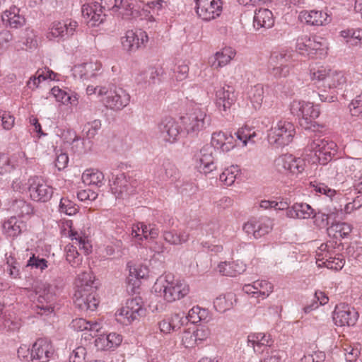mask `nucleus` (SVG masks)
I'll list each match as a JSON object with an SVG mask.
<instances>
[{
	"mask_svg": "<svg viewBox=\"0 0 362 362\" xmlns=\"http://www.w3.org/2000/svg\"><path fill=\"white\" fill-rule=\"evenodd\" d=\"M93 284V275L90 272L79 274L75 280L74 303L76 308L81 311H94L98 308L99 300Z\"/></svg>",
	"mask_w": 362,
	"mask_h": 362,
	"instance_id": "nucleus-1",
	"label": "nucleus"
},
{
	"mask_svg": "<svg viewBox=\"0 0 362 362\" xmlns=\"http://www.w3.org/2000/svg\"><path fill=\"white\" fill-rule=\"evenodd\" d=\"M153 289L168 303L183 298L189 292V286L185 281L175 280L170 273H165L157 279Z\"/></svg>",
	"mask_w": 362,
	"mask_h": 362,
	"instance_id": "nucleus-2",
	"label": "nucleus"
},
{
	"mask_svg": "<svg viewBox=\"0 0 362 362\" xmlns=\"http://www.w3.org/2000/svg\"><path fill=\"white\" fill-rule=\"evenodd\" d=\"M289 108L291 113L298 118L299 124L303 128L310 129L315 127V120L320 114L318 106L310 102L293 100Z\"/></svg>",
	"mask_w": 362,
	"mask_h": 362,
	"instance_id": "nucleus-3",
	"label": "nucleus"
},
{
	"mask_svg": "<svg viewBox=\"0 0 362 362\" xmlns=\"http://www.w3.org/2000/svg\"><path fill=\"white\" fill-rule=\"evenodd\" d=\"M294 52L289 49L273 52L269 61V73L275 78L288 76L293 67Z\"/></svg>",
	"mask_w": 362,
	"mask_h": 362,
	"instance_id": "nucleus-4",
	"label": "nucleus"
},
{
	"mask_svg": "<svg viewBox=\"0 0 362 362\" xmlns=\"http://www.w3.org/2000/svg\"><path fill=\"white\" fill-rule=\"evenodd\" d=\"M310 78L315 83H320L325 88L329 89H343L347 82L344 71L327 67H320L313 71Z\"/></svg>",
	"mask_w": 362,
	"mask_h": 362,
	"instance_id": "nucleus-5",
	"label": "nucleus"
},
{
	"mask_svg": "<svg viewBox=\"0 0 362 362\" xmlns=\"http://www.w3.org/2000/svg\"><path fill=\"white\" fill-rule=\"evenodd\" d=\"M296 49L303 55L321 58L327 54L328 45L326 40L321 37L304 35L298 38Z\"/></svg>",
	"mask_w": 362,
	"mask_h": 362,
	"instance_id": "nucleus-6",
	"label": "nucleus"
},
{
	"mask_svg": "<svg viewBox=\"0 0 362 362\" xmlns=\"http://www.w3.org/2000/svg\"><path fill=\"white\" fill-rule=\"evenodd\" d=\"M70 237L72 245H69L65 248L66 259L73 267H78L82 263V257L78 252L77 247L83 251L85 255L92 252V245L87 237L79 235L77 232L71 230Z\"/></svg>",
	"mask_w": 362,
	"mask_h": 362,
	"instance_id": "nucleus-7",
	"label": "nucleus"
},
{
	"mask_svg": "<svg viewBox=\"0 0 362 362\" xmlns=\"http://www.w3.org/2000/svg\"><path fill=\"white\" fill-rule=\"evenodd\" d=\"M273 168L278 173L298 176L304 171L305 161L300 157H296L291 153H284L274 159Z\"/></svg>",
	"mask_w": 362,
	"mask_h": 362,
	"instance_id": "nucleus-8",
	"label": "nucleus"
},
{
	"mask_svg": "<svg viewBox=\"0 0 362 362\" xmlns=\"http://www.w3.org/2000/svg\"><path fill=\"white\" fill-rule=\"evenodd\" d=\"M296 129L293 124L286 120H279L268 132V141L276 147L288 145L293 139Z\"/></svg>",
	"mask_w": 362,
	"mask_h": 362,
	"instance_id": "nucleus-9",
	"label": "nucleus"
},
{
	"mask_svg": "<svg viewBox=\"0 0 362 362\" xmlns=\"http://www.w3.org/2000/svg\"><path fill=\"white\" fill-rule=\"evenodd\" d=\"M35 292L37 296L35 302V310L39 315H47L54 310L52 306L54 300V291L52 285L46 282H38L35 286Z\"/></svg>",
	"mask_w": 362,
	"mask_h": 362,
	"instance_id": "nucleus-10",
	"label": "nucleus"
},
{
	"mask_svg": "<svg viewBox=\"0 0 362 362\" xmlns=\"http://www.w3.org/2000/svg\"><path fill=\"white\" fill-rule=\"evenodd\" d=\"M145 310L141 298H134L127 300L125 305L116 313L117 320L124 325L131 324L139 317L144 315Z\"/></svg>",
	"mask_w": 362,
	"mask_h": 362,
	"instance_id": "nucleus-11",
	"label": "nucleus"
},
{
	"mask_svg": "<svg viewBox=\"0 0 362 362\" xmlns=\"http://www.w3.org/2000/svg\"><path fill=\"white\" fill-rule=\"evenodd\" d=\"M78 23L71 19L63 21H54L51 23L47 33V38L52 40L55 38L66 40L72 37L76 32Z\"/></svg>",
	"mask_w": 362,
	"mask_h": 362,
	"instance_id": "nucleus-12",
	"label": "nucleus"
},
{
	"mask_svg": "<svg viewBox=\"0 0 362 362\" xmlns=\"http://www.w3.org/2000/svg\"><path fill=\"white\" fill-rule=\"evenodd\" d=\"M28 185L30 197L33 201L46 202L51 199L53 189L41 177H31Z\"/></svg>",
	"mask_w": 362,
	"mask_h": 362,
	"instance_id": "nucleus-13",
	"label": "nucleus"
},
{
	"mask_svg": "<svg viewBox=\"0 0 362 362\" xmlns=\"http://www.w3.org/2000/svg\"><path fill=\"white\" fill-rule=\"evenodd\" d=\"M273 226V221L268 217H262L258 219L251 218L244 223L243 230L248 235L258 239L271 232Z\"/></svg>",
	"mask_w": 362,
	"mask_h": 362,
	"instance_id": "nucleus-14",
	"label": "nucleus"
},
{
	"mask_svg": "<svg viewBox=\"0 0 362 362\" xmlns=\"http://www.w3.org/2000/svg\"><path fill=\"white\" fill-rule=\"evenodd\" d=\"M148 40V35L141 30H129L121 37L122 46L128 52H136L145 47Z\"/></svg>",
	"mask_w": 362,
	"mask_h": 362,
	"instance_id": "nucleus-15",
	"label": "nucleus"
},
{
	"mask_svg": "<svg viewBox=\"0 0 362 362\" xmlns=\"http://www.w3.org/2000/svg\"><path fill=\"white\" fill-rule=\"evenodd\" d=\"M106 97L103 99L105 106L110 110L117 111L126 107L130 100L129 93L122 88L115 87L107 90Z\"/></svg>",
	"mask_w": 362,
	"mask_h": 362,
	"instance_id": "nucleus-16",
	"label": "nucleus"
},
{
	"mask_svg": "<svg viewBox=\"0 0 362 362\" xmlns=\"http://www.w3.org/2000/svg\"><path fill=\"white\" fill-rule=\"evenodd\" d=\"M196 12L204 21H210L220 16L223 4L221 0H195Z\"/></svg>",
	"mask_w": 362,
	"mask_h": 362,
	"instance_id": "nucleus-17",
	"label": "nucleus"
},
{
	"mask_svg": "<svg viewBox=\"0 0 362 362\" xmlns=\"http://www.w3.org/2000/svg\"><path fill=\"white\" fill-rule=\"evenodd\" d=\"M358 317L355 309L345 303L336 305L333 313V320L337 326H354Z\"/></svg>",
	"mask_w": 362,
	"mask_h": 362,
	"instance_id": "nucleus-18",
	"label": "nucleus"
},
{
	"mask_svg": "<svg viewBox=\"0 0 362 362\" xmlns=\"http://www.w3.org/2000/svg\"><path fill=\"white\" fill-rule=\"evenodd\" d=\"M243 291L253 298L264 300L273 292L274 286L267 280L259 279L252 284H245Z\"/></svg>",
	"mask_w": 362,
	"mask_h": 362,
	"instance_id": "nucleus-19",
	"label": "nucleus"
},
{
	"mask_svg": "<svg viewBox=\"0 0 362 362\" xmlns=\"http://www.w3.org/2000/svg\"><path fill=\"white\" fill-rule=\"evenodd\" d=\"M54 354L53 344L48 339L40 338L33 345V362H47Z\"/></svg>",
	"mask_w": 362,
	"mask_h": 362,
	"instance_id": "nucleus-20",
	"label": "nucleus"
},
{
	"mask_svg": "<svg viewBox=\"0 0 362 362\" xmlns=\"http://www.w3.org/2000/svg\"><path fill=\"white\" fill-rule=\"evenodd\" d=\"M210 119L207 117L206 110L199 107L194 108L185 122V129L187 133L197 132L203 130L209 124Z\"/></svg>",
	"mask_w": 362,
	"mask_h": 362,
	"instance_id": "nucleus-21",
	"label": "nucleus"
},
{
	"mask_svg": "<svg viewBox=\"0 0 362 362\" xmlns=\"http://www.w3.org/2000/svg\"><path fill=\"white\" fill-rule=\"evenodd\" d=\"M160 138L165 142L173 143L177 141L180 127L173 118H165L158 125Z\"/></svg>",
	"mask_w": 362,
	"mask_h": 362,
	"instance_id": "nucleus-22",
	"label": "nucleus"
},
{
	"mask_svg": "<svg viewBox=\"0 0 362 362\" xmlns=\"http://www.w3.org/2000/svg\"><path fill=\"white\" fill-rule=\"evenodd\" d=\"M110 186L112 193L117 199H124L132 192L130 182L124 173L113 176Z\"/></svg>",
	"mask_w": 362,
	"mask_h": 362,
	"instance_id": "nucleus-23",
	"label": "nucleus"
},
{
	"mask_svg": "<svg viewBox=\"0 0 362 362\" xmlns=\"http://www.w3.org/2000/svg\"><path fill=\"white\" fill-rule=\"evenodd\" d=\"M298 19L309 25L321 26L329 22V16L322 11L303 10L300 12Z\"/></svg>",
	"mask_w": 362,
	"mask_h": 362,
	"instance_id": "nucleus-24",
	"label": "nucleus"
},
{
	"mask_svg": "<svg viewBox=\"0 0 362 362\" xmlns=\"http://www.w3.org/2000/svg\"><path fill=\"white\" fill-rule=\"evenodd\" d=\"M197 167L201 173L207 174L216 166L214 163L213 149L210 146H204L197 155Z\"/></svg>",
	"mask_w": 362,
	"mask_h": 362,
	"instance_id": "nucleus-25",
	"label": "nucleus"
},
{
	"mask_svg": "<svg viewBox=\"0 0 362 362\" xmlns=\"http://www.w3.org/2000/svg\"><path fill=\"white\" fill-rule=\"evenodd\" d=\"M119 4L120 8H117V10H122L120 13L123 19L132 20L139 16L141 19H146L149 21H153L154 20L153 16L149 14L147 9H145L144 8L141 11H137L134 9V7L131 4L124 0H120Z\"/></svg>",
	"mask_w": 362,
	"mask_h": 362,
	"instance_id": "nucleus-26",
	"label": "nucleus"
},
{
	"mask_svg": "<svg viewBox=\"0 0 362 362\" xmlns=\"http://www.w3.org/2000/svg\"><path fill=\"white\" fill-rule=\"evenodd\" d=\"M122 341V335L116 332H112L108 334L98 335L94 343L98 350L105 351L117 348Z\"/></svg>",
	"mask_w": 362,
	"mask_h": 362,
	"instance_id": "nucleus-27",
	"label": "nucleus"
},
{
	"mask_svg": "<svg viewBox=\"0 0 362 362\" xmlns=\"http://www.w3.org/2000/svg\"><path fill=\"white\" fill-rule=\"evenodd\" d=\"M247 344L249 346L253 348L255 352L260 353L269 349V348L273 344V340L269 334L254 333L248 335Z\"/></svg>",
	"mask_w": 362,
	"mask_h": 362,
	"instance_id": "nucleus-28",
	"label": "nucleus"
},
{
	"mask_svg": "<svg viewBox=\"0 0 362 362\" xmlns=\"http://www.w3.org/2000/svg\"><path fill=\"white\" fill-rule=\"evenodd\" d=\"M185 315L178 313L172 314L165 317L158 322V327L160 332L163 334H170L181 328L185 324Z\"/></svg>",
	"mask_w": 362,
	"mask_h": 362,
	"instance_id": "nucleus-29",
	"label": "nucleus"
},
{
	"mask_svg": "<svg viewBox=\"0 0 362 362\" xmlns=\"http://www.w3.org/2000/svg\"><path fill=\"white\" fill-rule=\"evenodd\" d=\"M289 218L308 219L315 216V210L307 203L297 202L286 211Z\"/></svg>",
	"mask_w": 362,
	"mask_h": 362,
	"instance_id": "nucleus-30",
	"label": "nucleus"
},
{
	"mask_svg": "<svg viewBox=\"0 0 362 362\" xmlns=\"http://www.w3.org/2000/svg\"><path fill=\"white\" fill-rule=\"evenodd\" d=\"M237 140L238 142L235 141V144H231L230 146L228 144H231L230 140L233 139V136H228V151L230 148H233L236 146H240L245 147L247 146L248 143L255 144L254 138L257 136V134L255 131H252L250 128L245 127L239 129L235 134Z\"/></svg>",
	"mask_w": 362,
	"mask_h": 362,
	"instance_id": "nucleus-31",
	"label": "nucleus"
},
{
	"mask_svg": "<svg viewBox=\"0 0 362 362\" xmlns=\"http://www.w3.org/2000/svg\"><path fill=\"white\" fill-rule=\"evenodd\" d=\"M253 25L255 29L270 28L274 25L272 12L267 8H259L254 16Z\"/></svg>",
	"mask_w": 362,
	"mask_h": 362,
	"instance_id": "nucleus-32",
	"label": "nucleus"
},
{
	"mask_svg": "<svg viewBox=\"0 0 362 362\" xmlns=\"http://www.w3.org/2000/svg\"><path fill=\"white\" fill-rule=\"evenodd\" d=\"M353 227L346 222H336L327 228L329 236L336 240H341L346 238L352 231Z\"/></svg>",
	"mask_w": 362,
	"mask_h": 362,
	"instance_id": "nucleus-33",
	"label": "nucleus"
},
{
	"mask_svg": "<svg viewBox=\"0 0 362 362\" xmlns=\"http://www.w3.org/2000/svg\"><path fill=\"white\" fill-rule=\"evenodd\" d=\"M189 233L187 230H165L163 233L164 240L173 245H180L187 243L189 240Z\"/></svg>",
	"mask_w": 362,
	"mask_h": 362,
	"instance_id": "nucleus-34",
	"label": "nucleus"
},
{
	"mask_svg": "<svg viewBox=\"0 0 362 362\" xmlns=\"http://www.w3.org/2000/svg\"><path fill=\"white\" fill-rule=\"evenodd\" d=\"M1 18L5 23L13 28L23 26L25 22L24 17L19 15V9L16 6L4 11L1 16Z\"/></svg>",
	"mask_w": 362,
	"mask_h": 362,
	"instance_id": "nucleus-35",
	"label": "nucleus"
},
{
	"mask_svg": "<svg viewBox=\"0 0 362 362\" xmlns=\"http://www.w3.org/2000/svg\"><path fill=\"white\" fill-rule=\"evenodd\" d=\"M337 152V145L333 141L324 138L318 161L322 165L327 164Z\"/></svg>",
	"mask_w": 362,
	"mask_h": 362,
	"instance_id": "nucleus-36",
	"label": "nucleus"
},
{
	"mask_svg": "<svg viewBox=\"0 0 362 362\" xmlns=\"http://www.w3.org/2000/svg\"><path fill=\"white\" fill-rule=\"evenodd\" d=\"M100 65L97 63L88 62L74 66L72 71L74 77L88 79L95 75V71L99 69Z\"/></svg>",
	"mask_w": 362,
	"mask_h": 362,
	"instance_id": "nucleus-37",
	"label": "nucleus"
},
{
	"mask_svg": "<svg viewBox=\"0 0 362 362\" xmlns=\"http://www.w3.org/2000/svg\"><path fill=\"white\" fill-rule=\"evenodd\" d=\"M346 44L352 47H362V29L347 28L339 33Z\"/></svg>",
	"mask_w": 362,
	"mask_h": 362,
	"instance_id": "nucleus-38",
	"label": "nucleus"
},
{
	"mask_svg": "<svg viewBox=\"0 0 362 362\" xmlns=\"http://www.w3.org/2000/svg\"><path fill=\"white\" fill-rule=\"evenodd\" d=\"M25 227V223L15 216H12L5 221L3 226L5 233L11 237H16L20 235Z\"/></svg>",
	"mask_w": 362,
	"mask_h": 362,
	"instance_id": "nucleus-39",
	"label": "nucleus"
},
{
	"mask_svg": "<svg viewBox=\"0 0 362 362\" xmlns=\"http://www.w3.org/2000/svg\"><path fill=\"white\" fill-rule=\"evenodd\" d=\"M334 253V250L332 244L322 243L318 247L316 250V264L317 267H322L325 262H327L329 259L332 258V255Z\"/></svg>",
	"mask_w": 362,
	"mask_h": 362,
	"instance_id": "nucleus-40",
	"label": "nucleus"
},
{
	"mask_svg": "<svg viewBox=\"0 0 362 362\" xmlns=\"http://www.w3.org/2000/svg\"><path fill=\"white\" fill-rule=\"evenodd\" d=\"M10 209L14 214L21 217L29 216L33 213L32 205L22 199L13 200Z\"/></svg>",
	"mask_w": 362,
	"mask_h": 362,
	"instance_id": "nucleus-41",
	"label": "nucleus"
},
{
	"mask_svg": "<svg viewBox=\"0 0 362 362\" xmlns=\"http://www.w3.org/2000/svg\"><path fill=\"white\" fill-rule=\"evenodd\" d=\"M82 180L86 185L100 187L103 184L104 175L97 169H88L83 173Z\"/></svg>",
	"mask_w": 362,
	"mask_h": 362,
	"instance_id": "nucleus-42",
	"label": "nucleus"
},
{
	"mask_svg": "<svg viewBox=\"0 0 362 362\" xmlns=\"http://www.w3.org/2000/svg\"><path fill=\"white\" fill-rule=\"evenodd\" d=\"M247 96L253 108L259 110L264 100V88L262 85L257 84L252 87L247 93Z\"/></svg>",
	"mask_w": 362,
	"mask_h": 362,
	"instance_id": "nucleus-43",
	"label": "nucleus"
},
{
	"mask_svg": "<svg viewBox=\"0 0 362 362\" xmlns=\"http://www.w3.org/2000/svg\"><path fill=\"white\" fill-rule=\"evenodd\" d=\"M71 327L78 332L84 330H90L91 332H99L102 328L101 325L98 322H90L83 318H76L72 320Z\"/></svg>",
	"mask_w": 362,
	"mask_h": 362,
	"instance_id": "nucleus-44",
	"label": "nucleus"
},
{
	"mask_svg": "<svg viewBox=\"0 0 362 362\" xmlns=\"http://www.w3.org/2000/svg\"><path fill=\"white\" fill-rule=\"evenodd\" d=\"M324 138L315 137L310 139L305 148V151L308 156L313 155L315 160L313 162L318 161L320 154L322 150V141Z\"/></svg>",
	"mask_w": 362,
	"mask_h": 362,
	"instance_id": "nucleus-45",
	"label": "nucleus"
},
{
	"mask_svg": "<svg viewBox=\"0 0 362 362\" xmlns=\"http://www.w3.org/2000/svg\"><path fill=\"white\" fill-rule=\"evenodd\" d=\"M207 317V311L199 306L193 307L189 310L187 316L185 317V322L187 320L192 324L197 323L200 321L205 320Z\"/></svg>",
	"mask_w": 362,
	"mask_h": 362,
	"instance_id": "nucleus-46",
	"label": "nucleus"
},
{
	"mask_svg": "<svg viewBox=\"0 0 362 362\" xmlns=\"http://www.w3.org/2000/svg\"><path fill=\"white\" fill-rule=\"evenodd\" d=\"M7 268L6 271L12 279H21L20 265L15 257L11 254L6 255Z\"/></svg>",
	"mask_w": 362,
	"mask_h": 362,
	"instance_id": "nucleus-47",
	"label": "nucleus"
},
{
	"mask_svg": "<svg viewBox=\"0 0 362 362\" xmlns=\"http://www.w3.org/2000/svg\"><path fill=\"white\" fill-rule=\"evenodd\" d=\"M52 93L56 98L57 100L64 105L70 103L71 105H76L77 104V98L76 96L72 97L59 88L54 87L52 89Z\"/></svg>",
	"mask_w": 362,
	"mask_h": 362,
	"instance_id": "nucleus-48",
	"label": "nucleus"
},
{
	"mask_svg": "<svg viewBox=\"0 0 362 362\" xmlns=\"http://www.w3.org/2000/svg\"><path fill=\"white\" fill-rule=\"evenodd\" d=\"M329 298L327 295L322 291H316L315 293V299L313 302L304 307L303 310L305 313H308L310 311L318 308L319 305H323L328 303Z\"/></svg>",
	"mask_w": 362,
	"mask_h": 362,
	"instance_id": "nucleus-49",
	"label": "nucleus"
},
{
	"mask_svg": "<svg viewBox=\"0 0 362 362\" xmlns=\"http://www.w3.org/2000/svg\"><path fill=\"white\" fill-rule=\"evenodd\" d=\"M345 359L347 362H354L360 355V349L358 345H351L344 343L342 345Z\"/></svg>",
	"mask_w": 362,
	"mask_h": 362,
	"instance_id": "nucleus-50",
	"label": "nucleus"
},
{
	"mask_svg": "<svg viewBox=\"0 0 362 362\" xmlns=\"http://www.w3.org/2000/svg\"><path fill=\"white\" fill-rule=\"evenodd\" d=\"M181 343L185 348H194L197 345L193 328L185 329L181 335Z\"/></svg>",
	"mask_w": 362,
	"mask_h": 362,
	"instance_id": "nucleus-51",
	"label": "nucleus"
},
{
	"mask_svg": "<svg viewBox=\"0 0 362 362\" xmlns=\"http://www.w3.org/2000/svg\"><path fill=\"white\" fill-rule=\"evenodd\" d=\"M78 206L68 198L63 197L60 200L59 211L66 215L72 216L77 213Z\"/></svg>",
	"mask_w": 362,
	"mask_h": 362,
	"instance_id": "nucleus-52",
	"label": "nucleus"
},
{
	"mask_svg": "<svg viewBox=\"0 0 362 362\" xmlns=\"http://www.w3.org/2000/svg\"><path fill=\"white\" fill-rule=\"evenodd\" d=\"M101 123L100 120H94L91 122L86 124L83 128V136L88 139H91L97 134L98 131L100 129Z\"/></svg>",
	"mask_w": 362,
	"mask_h": 362,
	"instance_id": "nucleus-53",
	"label": "nucleus"
},
{
	"mask_svg": "<svg viewBox=\"0 0 362 362\" xmlns=\"http://www.w3.org/2000/svg\"><path fill=\"white\" fill-rule=\"evenodd\" d=\"M87 349L83 346H78L75 348L70 354L69 357V362H88L86 361Z\"/></svg>",
	"mask_w": 362,
	"mask_h": 362,
	"instance_id": "nucleus-54",
	"label": "nucleus"
},
{
	"mask_svg": "<svg viewBox=\"0 0 362 362\" xmlns=\"http://www.w3.org/2000/svg\"><path fill=\"white\" fill-rule=\"evenodd\" d=\"M310 186L316 193L325 194L328 197H333L336 194V191L331 189L324 183L317 181L310 182Z\"/></svg>",
	"mask_w": 362,
	"mask_h": 362,
	"instance_id": "nucleus-55",
	"label": "nucleus"
},
{
	"mask_svg": "<svg viewBox=\"0 0 362 362\" xmlns=\"http://www.w3.org/2000/svg\"><path fill=\"white\" fill-rule=\"evenodd\" d=\"M210 63L214 69H218L225 66L226 65V57L224 53V49L217 52L212 57H211Z\"/></svg>",
	"mask_w": 362,
	"mask_h": 362,
	"instance_id": "nucleus-56",
	"label": "nucleus"
},
{
	"mask_svg": "<svg viewBox=\"0 0 362 362\" xmlns=\"http://www.w3.org/2000/svg\"><path fill=\"white\" fill-rule=\"evenodd\" d=\"M344 263V259L340 255H337H337L334 252L332 259L329 258V260L325 262L323 267L329 269L340 270L343 268Z\"/></svg>",
	"mask_w": 362,
	"mask_h": 362,
	"instance_id": "nucleus-57",
	"label": "nucleus"
},
{
	"mask_svg": "<svg viewBox=\"0 0 362 362\" xmlns=\"http://www.w3.org/2000/svg\"><path fill=\"white\" fill-rule=\"evenodd\" d=\"M353 117H362V95H357L349 105Z\"/></svg>",
	"mask_w": 362,
	"mask_h": 362,
	"instance_id": "nucleus-58",
	"label": "nucleus"
},
{
	"mask_svg": "<svg viewBox=\"0 0 362 362\" xmlns=\"http://www.w3.org/2000/svg\"><path fill=\"white\" fill-rule=\"evenodd\" d=\"M148 231V226L144 223H138L133 225L132 228L131 235L132 237L142 240L146 239L147 232Z\"/></svg>",
	"mask_w": 362,
	"mask_h": 362,
	"instance_id": "nucleus-59",
	"label": "nucleus"
},
{
	"mask_svg": "<svg viewBox=\"0 0 362 362\" xmlns=\"http://www.w3.org/2000/svg\"><path fill=\"white\" fill-rule=\"evenodd\" d=\"M1 126L5 130L11 129L15 124V117L9 112L0 110Z\"/></svg>",
	"mask_w": 362,
	"mask_h": 362,
	"instance_id": "nucleus-60",
	"label": "nucleus"
},
{
	"mask_svg": "<svg viewBox=\"0 0 362 362\" xmlns=\"http://www.w3.org/2000/svg\"><path fill=\"white\" fill-rule=\"evenodd\" d=\"M226 135L223 132H216L212 134L211 136V145L217 149H222L223 151V147L226 144Z\"/></svg>",
	"mask_w": 362,
	"mask_h": 362,
	"instance_id": "nucleus-61",
	"label": "nucleus"
},
{
	"mask_svg": "<svg viewBox=\"0 0 362 362\" xmlns=\"http://www.w3.org/2000/svg\"><path fill=\"white\" fill-rule=\"evenodd\" d=\"M13 169L14 165L11 163L8 156L0 153V174L10 173Z\"/></svg>",
	"mask_w": 362,
	"mask_h": 362,
	"instance_id": "nucleus-62",
	"label": "nucleus"
},
{
	"mask_svg": "<svg viewBox=\"0 0 362 362\" xmlns=\"http://www.w3.org/2000/svg\"><path fill=\"white\" fill-rule=\"evenodd\" d=\"M281 351L276 349H267L260 362H280Z\"/></svg>",
	"mask_w": 362,
	"mask_h": 362,
	"instance_id": "nucleus-63",
	"label": "nucleus"
},
{
	"mask_svg": "<svg viewBox=\"0 0 362 362\" xmlns=\"http://www.w3.org/2000/svg\"><path fill=\"white\" fill-rule=\"evenodd\" d=\"M26 266L40 269L41 271H43L47 267V261L44 258H39V257H35V255H33L28 261Z\"/></svg>",
	"mask_w": 362,
	"mask_h": 362,
	"instance_id": "nucleus-64",
	"label": "nucleus"
}]
</instances>
